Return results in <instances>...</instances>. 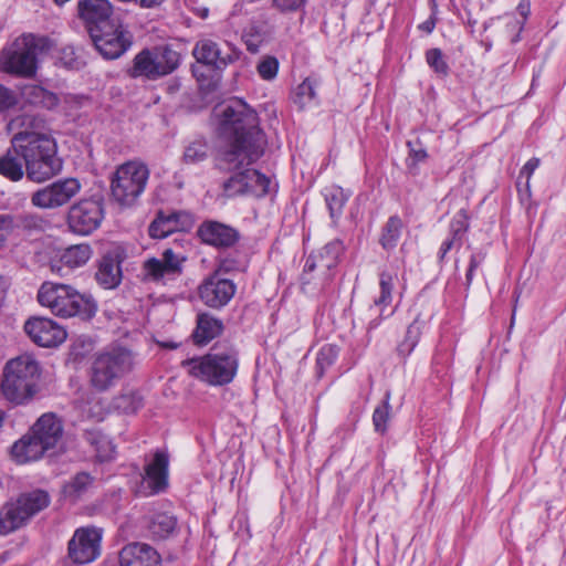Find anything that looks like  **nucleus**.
<instances>
[{
  "label": "nucleus",
  "instance_id": "49",
  "mask_svg": "<svg viewBox=\"0 0 566 566\" xmlns=\"http://www.w3.org/2000/svg\"><path fill=\"white\" fill-rule=\"evenodd\" d=\"M315 270H318L323 273V270L321 269V259L317 254L310 255L304 264L303 273L301 276L302 284H310L312 281V277L310 274L314 272Z\"/></svg>",
  "mask_w": 566,
  "mask_h": 566
},
{
  "label": "nucleus",
  "instance_id": "15",
  "mask_svg": "<svg viewBox=\"0 0 566 566\" xmlns=\"http://www.w3.org/2000/svg\"><path fill=\"white\" fill-rule=\"evenodd\" d=\"M235 291L237 286L231 280L213 273L200 283L198 296L206 306L219 310L232 300Z\"/></svg>",
  "mask_w": 566,
  "mask_h": 566
},
{
  "label": "nucleus",
  "instance_id": "13",
  "mask_svg": "<svg viewBox=\"0 0 566 566\" xmlns=\"http://www.w3.org/2000/svg\"><path fill=\"white\" fill-rule=\"evenodd\" d=\"M51 497L46 491L33 490L22 493L14 503L8 505L9 532L21 527L25 521L49 506Z\"/></svg>",
  "mask_w": 566,
  "mask_h": 566
},
{
  "label": "nucleus",
  "instance_id": "41",
  "mask_svg": "<svg viewBox=\"0 0 566 566\" xmlns=\"http://www.w3.org/2000/svg\"><path fill=\"white\" fill-rule=\"evenodd\" d=\"M402 229V221L399 217L392 216L384 227L380 243L384 249H392L397 245Z\"/></svg>",
  "mask_w": 566,
  "mask_h": 566
},
{
  "label": "nucleus",
  "instance_id": "31",
  "mask_svg": "<svg viewBox=\"0 0 566 566\" xmlns=\"http://www.w3.org/2000/svg\"><path fill=\"white\" fill-rule=\"evenodd\" d=\"M95 478L87 472H78L72 476L62 488L63 496L75 503L81 500L94 485Z\"/></svg>",
  "mask_w": 566,
  "mask_h": 566
},
{
  "label": "nucleus",
  "instance_id": "53",
  "mask_svg": "<svg viewBox=\"0 0 566 566\" xmlns=\"http://www.w3.org/2000/svg\"><path fill=\"white\" fill-rule=\"evenodd\" d=\"M17 102L14 92L0 84V113L13 107Z\"/></svg>",
  "mask_w": 566,
  "mask_h": 566
},
{
  "label": "nucleus",
  "instance_id": "57",
  "mask_svg": "<svg viewBox=\"0 0 566 566\" xmlns=\"http://www.w3.org/2000/svg\"><path fill=\"white\" fill-rule=\"evenodd\" d=\"M460 247L459 245V239H454L452 235L448 239H446L441 247H440V251H439V261L442 262L447 255V253L453 248V247Z\"/></svg>",
  "mask_w": 566,
  "mask_h": 566
},
{
  "label": "nucleus",
  "instance_id": "39",
  "mask_svg": "<svg viewBox=\"0 0 566 566\" xmlns=\"http://www.w3.org/2000/svg\"><path fill=\"white\" fill-rule=\"evenodd\" d=\"M421 322L416 318L407 328L403 339L397 346V353L406 359L416 348L421 336Z\"/></svg>",
  "mask_w": 566,
  "mask_h": 566
},
{
  "label": "nucleus",
  "instance_id": "1",
  "mask_svg": "<svg viewBox=\"0 0 566 566\" xmlns=\"http://www.w3.org/2000/svg\"><path fill=\"white\" fill-rule=\"evenodd\" d=\"M219 117L222 139L216 155L217 166L233 172L222 184L223 196H266L271 179L249 168L263 156L266 146L258 114L243 101L232 99L221 107Z\"/></svg>",
  "mask_w": 566,
  "mask_h": 566
},
{
  "label": "nucleus",
  "instance_id": "11",
  "mask_svg": "<svg viewBox=\"0 0 566 566\" xmlns=\"http://www.w3.org/2000/svg\"><path fill=\"white\" fill-rule=\"evenodd\" d=\"M102 537V530L95 526L76 528L67 543V558L75 565L94 562L101 555Z\"/></svg>",
  "mask_w": 566,
  "mask_h": 566
},
{
  "label": "nucleus",
  "instance_id": "58",
  "mask_svg": "<svg viewBox=\"0 0 566 566\" xmlns=\"http://www.w3.org/2000/svg\"><path fill=\"white\" fill-rule=\"evenodd\" d=\"M434 27H436V21L432 17L429 18L428 20H426L424 22H422L421 24H419V29L424 31L426 33H431L433 31Z\"/></svg>",
  "mask_w": 566,
  "mask_h": 566
},
{
  "label": "nucleus",
  "instance_id": "14",
  "mask_svg": "<svg viewBox=\"0 0 566 566\" xmlns=\"http://www.w3.org/2000/svg\"><path fill=\"white\" fill-rule=\"evenodd\" d=\"M90 36L99 54L108 60L119 57L130 45L126 32L117 21L103 29L93 28Z\"/></svg>",
  "mask_w": 566,
  "mask_h": 566
},
{
  "label": "nucleus",
  "instance_id": "4",
  "mask_svg": "<svg viewBox=\"0 0 566 566\" xmlns=\"http://www.w3.org/2000/svg\"><path fill=\"white\" fill-rule=\"evenodd\" d=\"M38 301L52 314L69 318L81 316L91 318L95 315V302L67 284L44 282L38 291Z\"/></svg>",
  "mask_w": 566,
  "mask_h": 566
},
{
  "label": "nucleus",
  "instance_id": "3",
  "mask_svg": "<svg viewBox=\"0 0 566 566\" xmlns=\"http://www.w3.org/2000/svg\"><path fill=\"white\" fill-rule=\"evenodd\" d=\"M40 378L39 361L32 355H20L10 359L3 368L1 394L15 406L27 405L39 392Z\"/></svg>",
  "mask_w": 566,
  "mask_h": 566
},
{
  "label": "nucleus",
  "instance_id": "24",
  "mask_svg": "<svg viewBox=\"0 0 566 566\" xmlns=\"http://www.w3.org/2000/svg\"><path fill=\"white\" fill-rule=\"evenodd\" d=\"M396 274H391L389 272H381L379 275V287L380 294L374 300L373 305L370 306L371 312H376V317H374L368 324V331L377 328L381 321L386 317L392 315L394 311H389L386 313L387 307L392 302V290L395 283Z\"/></svg>",
  "mask_w": 566,
  "mask_h": 566
},
{
  "label": "nucleus",
  "instance_id": "56",
  "mask_svg": "<svg viewBox=\"0 0 566 566\" xmlns=\"http://www.w3.org/2000/svg\"><path fill=\"white\" fill-rule=\"evenodd\" d=\"M305 0H274V4L281 11H294L298 9Z\"/></svg>",
  "mask_w": 566,
  "mask_h": 566
},
{
  "label": "nucleus",
  "instance_id": "52",
  "mask_svg": "<svg viewBox=\"0 0 566 566\" xmlns=\"http://www.w3.org/2000/svg\"><path fill=\"white\" fill-rule=\"evenodd\" d=\"M337 353L335 348L331 345H326L321 348V350L317 354L316 363L317 365L323 368L325 366H329L333 364V361L336 359Z\"/></svg>",
  "mask_w": 566,
  "mask_h": 566
},
{
  "label": "nucleus",
  "instance_id": "7",
  "mask_svg": "<svg viewBox=\"0 0 566 566\" xmlns=\"http://www.w3.org/2000/svg\"><path fill=\"white\" fill-rule=\"evenodd\" d=\"M149 175L143 161L129 160L119 165L111 179L113 199L123 207H130L145 191Z\"/></svg>",
  "mask_w": 566,
  "mask_h": 566
},
{
  "label": "nucleus",
  "instance_id": "35",
  "mask_svg": "<svg viewBox=\"0 0 566 566\" xmlns=\"http://www.w3.org/2000/svg\"><path fill=\"white\" fill-rule=\"evenodd\" d=\"M86 441L94 447L96 458L101 462L111 461L115 457V446L112 440L98 431H87Z\"/></svg>",
  "mask_w": 566,
  "mask_h": 566
},
{
  "label": "nucleus",
  "instance_id": "22",
  "mask_svg": "<svg viewBox=\"0 0 566 566\" xmlns=\"http://www.w3.org/2000/svg\"><path fill=\"white\" fill-rule=\"evenodd\" d=\"M93 255V250L87 243L70 245L62 250L57 259H52L50 269L53 273L62 275L63 269L74 270L84 266Z\"/></svg>",
  "mask_w": 566,
  "mask_h": 566
},
{
  "label": "nucleus",
  "instance_id": "8",
  "mask_svg": "<svg viewBox=\"0 0 566 566\" xmlns=\"http://www.w3.org/2000/svg\"><path fill=\"white\" fill-rule=\"evenodd\" d=\"M42 48V40L33 34L18 38L2 51L0 67L2 71L21 76H32L36 70V55Z\"/></svg>",
  "mask_w": 566,
  "mask_h": 566
},
{
  "label": "nucleus",
  "instance_id": "17",
  "mask_svg": "<svg viewBox=\"0 0 566 566\" xmlns=\"http://www.w3.org/2000/svg\"><path fill=\"white\" fill-rule=\"evenodd\" d=\"M28 336L41 347H56L66 339V331L48 317H31L24 324Z\"/></svg>",
  "mask_w": 566,
  "mask_h": 566
},
{
  "label": "nucleus",
  "instance_id": "5",
  "mask_svg": "<svg viewBox=\"0 0 566 566\" xmlns=\"http://www.w3.org/2000/svg\"><path fill=\"white\" fill-rule=\"evenodd\" d=\"M189 374L209 385L223 386L231 382L238 370V353L233 349L210 353L185 363Z\"/></svg>",
  "mask_w": 566,
  "mask_h": 566
},
{
  "label": "nucleus",
  "instance_id": "34",
  "mask_svg": "<svg viewBox=\"0 0 566 566\" xmlns=\"http://www.w3.org/2000/svg\"><path fill=\"white\" fill-rule=\"evenodd\" d=\"M147 527L154 538L164 539L176 530L177 518L169 513L158 512L149 517Z\"/></svg>",
  "mask_w": 566,
  "mask_h": 566
},
{
  "label": "nucleus",
  "instance_id": "36",
  "mask_svg": "<svg viewBox=\"0 0 566 566\" xmlns=\"http://www.w3.org/2000/svg\"><path fill=\"white\" fill-rule=\"evenodd\" d=\"M323 193L331 218L334 220L338 219L343 213V209L349 199L350 193L336 185L326 187Z\"/></svg>",
  "mask_w": 566,
  "mask_h": 566
},
{
  "label": "nucleus",
  "instance_id": "28",
  "mask_svg": "<svg viewBox=\"0 0 566 566\" xmlns=\"http://www.w3.org/2000/svg\"><path fill=\"white\" fill-rule=\"evenodd\" d=\"M3 217L10 219L9 233L14 230H22L29 233L42 232L48 226L49 221L36 212H23L20 214L3 213Z\"/></svg>",
  "mask_w": 566,
  "mask_h": 566
},
{
  "label": "nucleus",
  "instance_id": "9",
  "mask_svg": "<svg viewBox=\"0 0 566 566\" xmlns=\"http://www.w3.org/2000/svg\"><path fill=\"white\" fill-rule=\"evenodd\" d=\"M104 217L103 198L93 196L83 198L69 208L66 224L74 234L90 235L101 227Z\"/></svg>",
  "mask_w": 566,
  "mask_h": 566
},
{
  "label": "nucleus",
  "instance_id": "16",
  "mask_svg": "<svg viewBox=\"0 0 566 566\" xmlns=\"http://www.w3.org/2000/svg\"><path fill=\"white\" fill-rule=\"evenodd\" d=\"M185 258L166 249L161 258H150L143 263L144 279L148 281L172 280L182 272Z\"/></svg>",
  "mask_w": 566,
  "mask_h": 566
},
{
  "label": "nucleus",
  "instance_id": "60",
  "mask_svg": "<svg viewBox=\"0 0 566 566\" xmlns=\"http://www.w3.org/2000/svg\"><path fill=\"white\" fill-rule=\"evenodd\" d=\"M163 346L167 347V348H176L177 347L176 344H168V343L163 344Z\"/></svg>",
  "mask_w": 566,
  "mask_h": 566
},
{
  "label": "nucleus",
  "instance_id": "45",
  "mask_svg": "<svg viewBox=\"0 0 566 566\" xmlns=\"http://www.w3.org/2000/svg\"><path fill=\"white\" fill-rule=\"evenodd\" d=\"M426 61L428 65L439 75L446 76L449 72V66L443 57L440 49H430L426 52Z\"/></svg>",
  "mask_w": 566,
  "mask_h": 566
},
{
  "label": "nucleus",
  "instance_id": "33",
  "mask_svg": "<svg viewBox=\"0 0 566 566\" xmlns=\"http://www.w3.org/2000/svg\"><path fill=\"white\" fill-rule=\"evenodd\" d=\"M128 75L133 78L144 77L147 80H157L158 73L153 57V51L144 49L137 53L133 60V65L128 70Z\"/></svg>",
  "mask_w": 566,
  "mask_h": 566
},
{
  "label": "nucleus",
  "instance_id": "10",
  "mask_svg": "<svg viewBox=\"0 0 566 566\" xmlns=\"http://www.w3.org/2000/svg\"><path fill=\"white\" fill-rule=\"evenodd\" d=\"M241 51L230 42H224L223 48L212 38L202 36L193 45L192 55L200 64L223 70L238 61Z\"/></svg>",
  "mask_w": 566,
  "mask_h": 566
},
{
  "label": "nucleus",
  "instance_id": "29",
  "mask_svg": "<svg viewBox=\"0 0 566 566\" xmlns=\"http://www.w3.org/2000/svg\"><path fill=\"white\" fill-rule=\"evenodd\" d=\"M223 324L217 317L201 313L197 316V326L192 333L196 344L205 345L222 333Z\"/></svg>",
  "mask_w": 566,
  "mask_h": 566
},
{
  "label": "nucleus",
  "instance_id": "42",
  "mask_svg": "<svg viewBox=\"0 0 566 566\" xmlns=\"http://www.w3.org/2000/svg\"><path fill=\"white\" fill-rule=\"evenodd\" d=\"M390 394L387 392L385 400L375 408L373 413V424L375 430L381 434L387 431V424L390 419V403H389Z\"/></svg>",
  "mask_w": 566,
  "mask_h": 566
},
{
  "label": "nucleus",
  "instance_id": "48",
  "mask_svg": "<svg viewBox=\"0 0 566 566\" xmlns=\"http://www.w3.org/2000/svg\"><path fill=\"white\" fill-rule=\"evenodd\" d=\"M484 260H485V252H483L482 250L472 253V255L470 256L469 268L465 273V283H464L467 290L470 289L472 282H473L475 270L484 262Z\"/></svg>",
  "mask_w": 566,
  "mask_h": 566
},
{
  "label": "nucleus",
  "instance_id": "44",
  "mask_svg": "<svg viewBox=\"0 0 566 566\" xmlns=\"http://www.w3.org/2000/svg\"><path fill=\"white\" fill-rule=\"evenodd\" d=\"M280 63L275 56L264 55L256 65L260 77L264 81H272L276 77Z\"/></svg>",
  "mask_w": 566,
  "mask_h": 566
},
{
  "label": "nucleus",
  "instance_id": "20",
  "mask_svg": "<svg viewBox=\"0 0 566 566\" xmlns=\"http://www.w3.org/2000/svg\"><path fill=\"white\" fill-rule=\"evenodd\" d=\"M197 233L202 242L216 248H230L240 239V233L237 229L213 220L202 222Z\"/></svg>",
  "mask_w": 566,
  "mask_h": 566
},
{
  "label": "nucleus",
  "instance_id": "38",
  "mask_svg": "<svg viewBox=\"0 0 566 566\" xmlns=\"http://www.w3.org/2000/svg\"><path fill=\"white\" fill-rule=\"evenodd\" d=\"M344 251L343 242L339 240H334L327 243L319 252L318 256L321 259V269L323 270V274L326 275L331 270H333L339 261V256Z\"/></svg>",
  "mask_w": 566,
  "mask_h": 566
},
{
  "label": "nucleus",
  "instance_id": "59",
  "mask_svg": "<svg viewBox=\"0 0 566 566\" xmlns=\"http://www.w3.org/2000/svg\"><path fill=\"white\" fill-rule=\"evenodd\" d=\"M517 11L520 12V14L526 19L530 14V2L527 0H523L518 3L517 6Z\"/></svg>",
  "mask_w": 566,
  "mask_h": 566
},
{
  "label": "nucleus",
  "instance_id": "21",
  "mask_svg": "<svg viewBox=\"0 0 566 566\" xmlns=\"http://www.w3.org/2000/svg\"><path fill=\"white\" fill-rule=\"evenodd\" d=\"M78 12L88 33H92L93 28L103 29L116 21L112 19L113 7L108 0H81Z\"/></svg>",
  "mask_w": 566,
  "mask_h": 566
},
{
  "label": "nucleus",
  "instance_id": "51",
  "mask_svg": "<svg viewBox=\"0 0 566 566\" xmlns=\"http://www.w3.org/2000/svg\"><path fill=\"white\" fill-rule=\"evenodd\" d=\"M409 157L411 159V166H416L427 159V150L422 147L421 143L417 139L415 142H408Z\"/></svg>",
  "mask_w": 566,
  "mask_h": 566
},
{
  "label": "nucleus",
  "instance_id": "37",
  "mask_svg": "<svg viewBox=\"0 0 566 566\" xmlns=\"http://www.w3.org/2000/svg\"><path fill=\"white\" fill-rule=\"evenodd\" d=\"M316 87L317 81L312 77H306L301 84L296 86L293 92V103L300 108L304 109L316 102Z\"/></svg>",
  "mask_w": 566,
  "mask_h": 566
},
{
  "label": "nucleus",
  "instance_id": "27",
  "mask_svg": "<svg viewBox=\"0 0 566 566\" xmlns=\"http://www.w3.org/2000/svg\"><path fill=\"white\" fill-rule=\"evenodd\" d=\"M45 451L48 449L32 434L22 437L11 448L12 458L20 464L40 459Z\"/></svg>",
  "mask_w": 566,
  "mask_h": 566
},
{
  "label": "nucleus",
  "instance_id": "54",
  "mask_svg": "<svg viewBox=\"0 0 566 566\" xmlns=\"http://www.w3.org/2000/svg\"><path fill=\"white\" fill-rule=\"evenodd\" d=\"M539 159L536 157L531 158L526 164L523 166L520 172V178L525 176L526 177V187L530 186V179L533 172L537 169L539 166Z\"/></svg>",
  "mask_w": 566,
  "mask_h": 566
},
{
  "label": "nucleus",
  "instance_id": "23",
  "mask_svg": "<svg viewBox=\"0 0 566 566\" xmlns=\"http://www.w3.org/2000/svg\"><path fill=\"white\" fill-rule=\"evenodd\" d=\"M31 434L43 444L45 449H53L63 436L62 420L55 413H44L33 424Z\"/></svg>",
  "mask_w": 566,
  "mask_h": 566
},
{
  "label": "nucleus",
  "instance_id": "19",
  "mask_svg": "<svg viewBox=\"0 0 566 566\" xmlns=\"http://www.w3.org/2000/svg\"><path fill=\"white\" fill-rule=\"evenodd\" d=\"M193 223L192 214L187 211H160L149 224L148 233L154 239H164L174 232L190 230Z\"/></svg>",
  "mask_w": 566,
  "mask_h": 566
},
{
  "label": "nucleus",
  "instance_id": "18",
  "mask_svg": "<svg viewBox=\"0 0 566 566\" xmlns=\"http://www.w3.org/2000/svg\"><path fill=\"white\" fill-rule=\"evenodd\" d=\"M169 457L168 453L157 450L145 463L143 483L147 489V495L165 492L168 488Z\"/></svg>",
  "mask_w": 566,
  "mask_h": 566
},
{
  "label": "nucleus",
  "instance_id": "30",
  "mask_svg": "<svg viewBox=\"0 0 566 566\" xmlns=\"http://www.w3.org/2000/svg\"><path fill=\"white\" fill-rule=\"evenodd\" d=\"M156 65L158 77L166 76L176 71L180 64V54L170 45H160L149 49Z\"/></svg>",
  "mask_w": 566,
  "mask_h": 566
},
{
  "label": "nucleus",
  "instance_id": "2",
  "mask_svg": "<svg viewBox=\"0 0 566 566\" xmlns=\"http://www.w3.org/2000/svg\"><path fill=\"white\" fill-rule=\"evenodd\" d=\"M11 144L20 151L31 181L41 184L61 172L63 161L57 156L55 139L49 133L22 130L13 135Z\"/></svg>",
  "mask_w": 566,
  "mask_h": 566
},
{
  "label": "nucleus",
  "instance_id": "50",
  "mask_svg": "<svg viewBox=\"0 0 566 566\" xmlns=\"http://www.w3.org/2000/svg\"><path fill=\"white\" fill-rule=\"evenodd\" d=\"M23 95L32 104L44 103L46 97L52 98V95L49 92L36 85L27 86L23 90Z\"/></svg>",
  "mask_w": 566,
  "mask_h": 566
},
{
  "label": "nucleus",
  "instance_id": "25",
  "mask_svg": "<svg viewBox=\"0 0 566 566\" xmlns=\"http://www.w3.org/2000/svg\"><path fill=\"white\" fill-rule=\"evenodd\" d=\"M160 555L145 543H130L119 553L120 566H160Z\"/></svg>",
  "mask_w": 566,
  "mask_h": 566
},
{
  "label": "nucleus",
  "instance_id": "32",
  "mask_svg": "<svg viewBox=\"0 0 566 566\" xmlns=\"http://www.w3.org/2000/svg\"><path fill=\"white\" fill-rule=\"evenodd\" d=\"M20 151L11 144V147L0 156V175L11 181L23 178L24 169Z\"/></svg>",
  "mask_w": 566,
  "mask_h": 566
},
{
  "label": "nucleus",
  "instance_id": "6",
  "mask_svg": "<svg viewBox=\"0 0 566 566\" xmlns=\"http://www.w3.org/2000/svg\"><path fill=\"white\" fill-rule=\"evenodd\" d=\"M132 368L133 356L129 350L116 348L99 353L95 355L90 367V384L97 391H106Z\"/></svg>",
  "mask_w": 566,
  "mask_h": 566
},
{
  "label": "nucleus",
  "instance_id": "12",
  "mask_svg": "<svg viewBox=\"0 0 566 566\" xmlns=\"http://www.w3.org/2000/svg\"><path fill=\"white\" fill-rule=\"evenodd\" d=\"M82 185L76 178L59 179L31 195L33 207L44 210L57 209L69 203L80 191Z\"/></svg>",
  "mask_w": 566,
  "mask_h": 566
},
{
  "label": "nucleus",
  "instance_id": "47",
  "mask_svg": "<svg viewBox=\"0 0 566 566\" xmlns=\"http://www.w3.org/2000/svg\"><path fill=\"white\" fill-rule=\"evenodd\" d=\"M59 60L67 69H80L83 64L75 48L71 45L61 49Z\"/></svg>",
  "mask_w": 566,
  "mask_h": 566
},
{
  "label": "nucleus",
  "instance_id": "55",
  "mask_svg": "<svg viewBox=\"0 0 566 566\" xmlns=\"http://www.w3.org/2000/svg\"><path fill=\"white\" fill-rule=\"evenodd\" d=\"M10 219L3 217V213H0V251L4 248L8 238L10 235L9 233V224Z\"/></svg>",
  "mask_w": 566,
  "mask_h": 566
},
{
  "label": "nucleus",
  "instance_id": "43",
  "mask_svg": "<svg viewBox=\"0 0 566 566\" xmlns=\"http://www.w3.org/2000/svg\"><path fill=\"white\" fill-rule=\"evenodd\" d=\"M242 40L249 52L258 53L265 41V35L259 27L252 24L243 31Z\"/></svg>",
  "mask_w": 566,
  "mask_h": 566
},
{
  "label": "nucleus",
  "instance_id": "26",
  "mask_svg": "<svg viewBox=\"0 0 566 566\" xmlns=\"http://www.w3.org/2000/svg\"><path fill=\"white\" fill-rule=\"evenodd\" d=\"M95 279L104 289H114L120 283L122 269L118 252H107L102 256L98 262Z\"/></svg>",
  "mask_w": 566,
  "mask_h": 566
},
{
  "label": "nucleus",
  "instance_id": "46",
  "mask_svg": "<svg viewBox=\"0 0 566 566\" xmlns=\"http://www.w3.org/2000/svg\"><path fill=\"white\" fill-rule=\"evenodd\" d=\"M469 222L464 211H460L451 221L450 234L454 239H459V245L462 244V237L468 231Z\"/></svg>",
  "mask_w": 566,
  "mask_h": 566
},
{
  "label": "nucleus",
  "instance_id": "40",
  "mask_svg": "<svg viewBox=\"0 0 566 566\" xmlns=\"http://www.w3.org/2000/svg\"><path fill=\"white\" fill-rule=\"evenodd\" d=\"M209 155V145L205 138H196L190 142L184 151L182 159L188 165L205 161Z\"/></svg>",
  "mask_w": 566,
  "mask_h": 566
}]
</instances>
